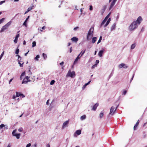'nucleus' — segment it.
Segmentation results:
<instances>
[{
  "mask_svg": "<svg viewBox=\"0 0 147 147\" xmlns=\"http://www.w3.org/2000/svg\"><path fill=\"white\" fill-rule=\"evenodd\" d=\"M25 72H23L21 75V76H24L25 75Z\"/></svg>",
  "mask_w": 147,
  "mask_h": 147,
  "instance_id": "obj_49",
  "label": "nucleus"
},
{
  "mask_svg": "<svg viewBox=\"0 0 147 147\" xmlns=\"http://www.w3.org/2000/svg\"><path fill=\"white\" fill-rule=\"evenodd\" d=\"M10 22H9L8 23H7L5 25L8 27L10 25Z\"/></svg>",
  "mask_w": 147,
  "mask_h": 147,
  "instance_id": "obj_35",
  "label": "nucleus"
},
{
  "mask_svg": "<svg viewBox=\"0 0 147 147\" xmlns=\"http://www.w3.org/2000/svg\"><path fill=\"white\" fill-rule=\"evenodd\" d=\"M55 82V81L54 80H52L50 82V84L51 85H53V84Z\"/></svg>",
  "mask_w": 147,
  "mask_h": 147,
  "instance_id": "obj_39",
  "label": "nucleus"
},
{
  "mask_svg": "<svg viewBox=\"0 0 147 147\" xmlns=\"http://www.w3.org/2000/svg\"><path fill=\"white\" fill-rule=\"evenodd\" d=\"M80 53L79 54L78 56L76 58V59L75 60L74 62V64H75V63H76L78 60V59H80Z\"/></svg>",
  "mask_w": 147,
  "mask_h": 147,
  "instance_id": "obj_15",
  "label": "nucleus"
},
{
  "mask_svg": "<svg viewBox=\"0 0 147 147\" xmlns=\"http://www.w3.org/2000/svg\"><path fill=\"white\" fill-rule=\"evenodd\" d=\"M13 78H12L9 81V84H10L11 82L12 81V80H13Z\"/></svg>",
  "mask_w": 147,
  "mask_h": 147,
  "instance_id": "obj_56",
  "label": "nucleus"
},
{
  "mask_svg": "<svg viewBox=\"0 0 147 147\" xmlns=\"http://www.w3.org/2000/svg\"><path fill=\"white\" fill-rule=\"evenodd\" d=\"M93 9V7L92 5L90 6L89 10L90 11H92Z\"/></svg>",
  "mask_w": 147,
  "mask_h": 147,
  "instance_id": "obj_43",
  "label": "nucleus"
},
{
  "mask_svg": "<svg viewBox=\"0 0 147 147\" xmlns=\"http://www.w3.org/2000/svg\"><path fill=\"white\" fill-rule=\"evenodd\" d=\"M16 56H18V60H19V59H20V58H21L20 56L19 55H16Z\"/></svg>",
  "mask_w": 147,
  "mask_h": 147,
  "instance_id": "obj_50",
  "label": "nucleus"
},
{
  "mask_svg": "<svg viewBox=\"0 0 147 147\" xmlns=\"http://www.w3.org/2000/svg\"><path fill=\"white\" fill-rule=\"evenodd\" d=\"M111 14V12H110L108 14V15L105 17V18H106V19H108V18H109V17Z\"/></svg>",
  "mask_w": 147,
  "mask_h": 147,
  "instance_id": "obj_33",
  "label": "nucleus"
},
{
  "mask_svg": "<svg viewBox=\"0 0 147 147\" xmlns=\"http://www.w3.org/2000/svg\"><path fill=\"white\" fill-rule=\"evenodd\" d=\"M117 0H113L111 3V5L109 8V10H110L112 8L114 5H115V3Z\"/></svg>",
  "mask_w": 147,
  "mask_h": 147,
  "instance_id": "obj_7",
  "label": "nucleus"
},
{
  "mask_svg": "<svg viewBox=\"0 0 147 147\" xmlns=\"http://www.w3.org/2000/svg\"><path fill=\"white\" fill-rule=\"evenodd\" d=\"M105 22L102 21L100 27H102V26L105 24Z\"/></svg>",
  "mask_w": 147,
  "mask_h": 147,
  "instance_id": "obj_52",
  "label": "nucleus"
},
{
  "mask_svg": "<svg viewBox=\"0 0 147 147\" xmlns=\"http://www.w3.org/2000/svg\"><path fill=\"white\" fill-rule=\"evenodd\" d=\"M18 130L20 132H22L23 131V128L22 127H20L18 129Z\"/></svg>",
  "mask_w": 147,
  "mask_h": 147,
  "instance_id": "obj_37",
  "label": "nucleus"
},
{
  "mask_svg": "<svg viewBox=\"0 0 147 147\" xmlns=\"http://www.w3.org/2000/svg\"><path fill=\"white\" fill-rule=\"evenodd\" d=\"M111 20V18H109V19L108 20H107V22H106V24L105 25V26H104L105 27H106L108 25V24L110 22Z\"/></svg>",
  "mask_w": 147,
  "mask_h": 147,
  "instance_id": "obj_19",
  "label": "nucleus"
},
{
  "mask_svg": "<svg viewBox=\"0 0 147 147\" xmlns=\"http://www.w3.org/2000/svg\"><path fill=\"white\" fill-rule=\"evenodd\" d=\"M81 133V131L80 130H78L76 131L75 134L78 135H80Z\"/></svg>",
  "mask_w": 147,
  "mask_h": 147,
  "instance_id": "obj_22",
  "label": "nucleus"
},
{
  "mask_svg": "<svg viewBox=\"0 0 147 147\" xmlns=\"http://www.w3.org/2000/svg\"><path fill=\"white\" fill-rule=\"evenodd\" d=\"M96 66V65H93L92 66V68H94L95 67V66Z\"/></svg>",
  "mask_w": 147,
  "mask_h": 147,
  "instance_id": "obj_58",
  "label": "nucleus"
},
{
  "mask_svg": "<svg viewBox=\"0 0 147 147\" xmlns=\"http://www.w3.org/2000/svg\"><path fill=\"white\" fill-rule=\"evenodd\" d=\"M45 26H44L43 27H42V28H38V30H40L41 31H42L43 30H44L45 29Z\"/></svg>",
  "mask_w": 147,
  "mask_h": 147,
  "instance_id": "obj_27",
  "label": "nucleus"
},
{
  "mask_svg": "<svg viewBox=\"0 0 147 147\" xmlns=\"http://www.w3.org/2000/svg\"><path fill=\"white\" fill-rule=\"evenodd\" d=\"M98 105V103H96L93 106L92 108V110L95 111L96 110V108Z\"/></svg>",
  "mask_w": 147,
  "mask_h": 147,
  "instance_id": "obj_11",
  "label": "nucleus"
},
{
  "mask_svg": "<svg viewBox=\"0 0 147 147\" xmlns=\"http://www.w3.org/2000/svg\"><path fill=\"white\" fill-rule=\"evenodd\" d=\"M5 2V1H2L0 2V5H1Z\"/></svg>",
  "mask_w": 147,
  "mask_h": 147,
  "instance_id": "obj_46",
  "label": "nucleus"
},
{
  "mask_svg": "<svg viewBox=\"0 0 147 147\" xmlns=\"http://www.w3.org/2000/svg\"><path fill=\"white\" fill-rule=\"evenodd\" d=\"M136 46V44L134 43V44H133L132 45L131 47V49H134Z\"/></svg>",
  "mask_w": 147,
  "mask_h": 147,
  "instance_id": "obj_29",
  "label": "nucleus"
},
{
  "mask_svg": "<svg viewBox=\"0 0 147 147\" xmlns=\"http://www.w3.org/2000/svg\"><path fill=\"white\" fill-rule=\"evenodd\" d=\"M94 30V27H91L90 28L89 30L86 38L87 40H89V38L90 37L92 38L93 36Z\"/></svg>",
  "mask_w": 147,
  "mask_h": 147,
  "instance_id": "obj_1",
  "label": "nucleus"
},
{
  "mask_svg": "<svg viewBox=\"0 0 147 147\" xmlns=\"http://www.w3.org/2000/svg\"><path fill=\"white\" fill-rule=\"evenodd\" d=\"M86 51V49H85L84 51H82L81 53H80V54L81 53V56H80V57H81L83 55V54L85 53Z\"/></svg>",
  "mask_w": 147,
  "mask_h": 147,
  "instance_id": "obj_31",
  "label": "nucleus"
},
{
  "mask_svg": "<svg viewBox=\"0 0 147 147\" xmlns=\"http://www.w3.org/2000/svg\"><path fill=\"white\" fill-rule=\"evenodd\" d=\"M107 19H106V18H105L104 19V20L103 21V22H104L105 23L107 21Z\"/></svg>",
  "mask_w": 147,
  "mask_h": 147,
  "instance_id": "obj_54",
  "label": "nucleus"
},
{
  "mask_svg": "<svg viewBox=\"0 0 147 147\" xmlns=\"http://www.w3.org/2000/svg\"><path fill=\"white\" fill-rule=\"evenodd\" d=\"M79 28V27L78 26H77L75 28H74V30H76L77 29H78Z\"/></svg>",
  "mask_w": 147,
  "mask_h": 147,
  "instance_id": "obj_44",
  "label": "nucleus"
},
{
  "mask_svg": "<svg viewBox=\"0 0 147 147\" xmlns=\"http://www.w3.org/2000/svg\"><path fill=\"white\" fill-rule=\"evenodd\" d=\"M4 126V125L3 124H2L1 125H0V128H1Z\"/></svg>",
  "mask_w": 147,
  "mask_h": 147,
  "instance_id": "obj_41",
  "label": "nucleus"
},
{
  "mask_svg": "<svg viewBox=\"0 0 147 147\" xmlns=\"http://www.w3.org/2000/svg\"><path fill=\"white\" fill-rule=\"evenodd\" d=\"M19 34H17L15 37V38L14 40V42L15 43H16L17 42V39L19 37Z\"/></svg>",
  "mask_w": 147,
  "mask_h": 147,
  "instance_id": "obj_17",
  "label": "nucleus"
},
{
  "mask_svg": "<svg viewBox=\"0 0 147 147\" xmlns=\"http://www.w3.org/2000/svg\"><path fill=\"white\" fill-rule=\"evenodd\" d=\"M20 96H22L23 98L24 97V96H24V95L23 94H21L20 92H16V97H18Z\"/></svg>",
  "mask_w": 147,
  "mask_h": 147,
  "instance_id": "obj_12",
  "label": "nucleus"
},
{
  "mask_svg": "<svg viewBox=\"0 0 147 147\" xmlns=\"http://www.w3.org/2000/svg\"><path fill=\"white\" fill-rule=\"evenodd\" d=\"M8 27L6 26L5 25L3 26L1 29V32H3L4 30L7 29Z\"/></svg>",
  "mask_w": 147,
  "mask_h": 147,
  "instance_id": "obj_18",
  "label": "nucleus"
},
{
  "mask_svg": "<svg viewBox=\"0 0 147 147\" xmlns=\"http://www.w3.org/2000/svg\"><path fill=\"white\" fill-rule=\"evenodd\" d=\"M40 56L38 55H37L34 58V59L36 61L38 60V59L39 58Z\"/></svg>",
  "mask_w": 147,
  "mask_h": 147,
  "instance_id": "obj_28",
  "label": "nucleus"
},
{
  "mask_svg": "<svg viewBox=\"0 0 147 147\" xmlns=\"http://www.w3.org/2000/svg\"><path fill=\"white\" fill-rule=\"evenodd\" d=\"M144 28L143 27V28H142V29L141 30V32H143L144 31Z\"/></svg>",
  "mask_w": 147,
  "mask_h": 147,
  "instance_id": "obj_57",
  "label": "nucleus"
},
{
  "mask_svg": "<svg viewBox=\"0 0 147 147\" xmlns=\"http://www.w3.org/2000/svg\"><path fill=\"white\" fill-rule=\"evenodd\" d=\"M100 42H101V40L99 39L98 41L97 44H98L99 43H100Z\"/></svg>",
  "mask_w": 147,
  "mask_h": 147,
  "instance_id": "obj_62",
  "label": "nucleus"
},
{
  "mask_svg": "<svg viewBox=\"0 0 147 147\" xmlns=\"http://www.w3.org/2000/svg\"><path fill=\"white\" fill-rule=\"evenodd\" d=\"M42 55L44 59H45L47 58V56L46 54L43 53L42 54Z\"/></svg>",
  "mask_w": 147,
  "mask_h": 147,
  "instance_id": "obj_32",
  "label": "nucleus"
},
{
  "mask_svg": "<svg viewBox=\"0 0 147 147\" xmlns=\"http://www.w3.org/2000/svg\"><path fill=\"white\" fill-rule=\"evenodd\" d=\"M19 51V49H17L16 50L15 53L16 54H18Z\"/></svg>",
  "mask_w": 147,
  "mask_h": 147,
  "instance_id": "obj_40",
  "label": "nucleus"
},
{
  "mask_svg": "<svg viewBox=\"0 0 147 147\" xmlns=\"http://www.w3.org/2000/svg\"><path fill=\"white\" fill-rule=\"evenodd\" d=\"M117 107L118 106H117L116 107V108L115 109V107H112L110 109L109 114H111V115H113L114 113L116 111Z\"/></svg>",
  "mask_w": 147,
  "mask_h": 147,
  "instance_id": "obj_4",
  "label": "nucleus"
},
{
  "mask_svg": "<svg viewBox=\"0 0 147 147\" xmlns=\"http://www.w3.org/2000/svg\"><path fill=\"white\" fill-rule=\"evenodd\" d=\"M18 63L20 65V67H22L23 66V65L24 63V62L22 61V58H20V59H19L18 60Z\"/></svg>",
  "mask_w": 147,
  "mask_h": 147,
  "instance_id": "obj_9",
  "label": "nucleus"
},
{
  "mask_svg": "<svg viewBox=\"0 0 147 147\" xmlns=\"http://www.w3.org/2000/svg\"><path fill=\"white\" fill-rule=\"evenodd\" d=\"M96 39L97 38L96 37H93L92 40V42L93 43H94L96 41Z\"/></svg>",
  "mask_w": 147,
  "mask_h": 147,
  "instance_id": "obj_24",
  "label": "nucleus"
},
{
  "mask_svg": "<svg viewBox=\"0 0 147 147\" xmlns=\"http://www.w3.org/2000/svg\"><path fill=\"white\" fill-rule=\"evenodd\" d=\"M4 18H3L0 20V24L2 23L4 21Z\"/></svg>",
  "mask_w": 147,
  "mask_h": 147,
  "instance_id": "obj_38",
  "label": "nucleus"
},
{
  "mask_svg": "<svg viewBox=\"0 0 147 147\" xmlns=\"http://www.w3.org/2000/svg\"><path fill=\"white\" fill-rule=\"evenodd\" d=\"M139 123H140V121L139 120H138L137 121V122L136 123V124L135 125L137 126H138V124H139Z\"/></svg>",
  "mask_w": 147,
  "mask_h": 147,
  "instance_id": "obj_36",
  "label": "nucleus"
},
{
  "mask_svg": "<svg viewBox=\"0 0 147 147\" xmlns=\"http://www.w3.org/2000/svg\"><path fill=\"white\" fill-rule=\"evenodd\" d=\"M142 19L141 16H139L137 18L136 21H134V22H136V23L137 24V25H139L142 21Z\"/></svg>",
  "mask_w": 147,
  "mask_h": 147,
  "instance_id": "obj_5",
  "label": "nucleus"
},
{
  "mask_svg": "<svg viewBox=\"0 0 147 147\" xmlns=\"http://www.w3.org/2000/svg\"><path fill=\"white\" fill-rule=\"evenodd\" d=\"M32 47H35L36 45V42L35 41H34L32 43Z\"/></svg>",
  "mask_w": 147,
  "mask_h": 147,
  "instance_id": "obj_30",
  "label": "nucleus"
},
{
  "mask_svg": "<svg viewBox=\"0 0 147 147\" xmlns=\"http://www.w3.org/2000/svg\"><path fill=\"white\" fill-rule=\"evenodd\" d=\"M69 120H68L66 121L65 122H64L63 125L62 127L63 128L64 127H65L66 125H67L68 123L69 122Z\"/></svg>",
  "mask_w": 147,
  "mask_h": 147,
  "instance_id": "obj_16",
  "label": "nucleus"
},
{
  "mask_svg": "<svg viewBox=\"0 0 147 147\" xmlns=\"http://www.w3.org/2000/svg\"><path fill=\"white\" fill-rule=\"evenodd\" d=\"M107 19H106V18H105L104 19V20L103 21V22H104L105 23L107 21Z\"/></svg>",
  "mask_w": 147,
  "mask_h": 147,
  "instance_id": "obj_53",
  "label": "nucleus"
},
{
  "mask_svg": "<svg viewBox=\"0 0 147 147\" xmlns=\"http://www.w3.org/2000/svg\"><path fill=\"white\" fill-rule=\"evenodd\" d=\"M106 8V6L104 5L102 7V9L101 10V13L102 15L104 13L105 10Z\"/></svg>",
  "mask_w": 147,
  "mask_h": 147,
  "instance_id": "obj_13",
  "label": "nucleus"
},
{
  "mask_svg": "<svg viewBox=\"0 0 147 147\" xmlns=\"http://www.w3.org/2000/svg\"><path fill=\"white\" fill-rule=\"evenodd\" d=\"M127 92L126 90H124L123 92V94L124 95H125Z\"/></svg>",
  "mask_w": 147,
  "mask_h": 147,
  "instance_id": "obj_51",
  "label": "nucleus"
},
{
  "mask_svg": "<svg viewBox=\"0 0 147 147\" xmlns=\"http://www.w3.org/2000/svg\"><path fill=\"white\" fill-rule=\"evenodd\" d=\"M16 96H15V95H13V96L12 98L13 99H15L16 98Z\"/></svg>",
  "mask_w": 147,
  "mask_h": 147,
  "instance_id": "obj_64",
  "label": "nucleus"
},
{
  "mask_svg": "<svg viewBox=\"0 0 147 147\" xmlns=\"http://www.w3.org/2000/svg\"><path fill=\"white\" fill-rule=\"evenodd\" d=\"M49 100H47V102H46V104L47 105H49Z\"/></svg>",
  "mask_w": 147,
  "mask_h": 147,
  "instance_id": "obj_63",
  "label": "nucleus"
},
{
  "mask_svg": "<svg viewBox=\"0 0 147 147\" xmlns=\"http://www.w3.org/2000/svg\"><path fill=\"white\" fill-rule=\"evenodd\" d=\"M4 51H3L1 53V54L0 56V58H1L3 56L4 54Z\"/></svg>",
  "mask_w": 147,
  "mask_h": 147,
  "instance_id": "obj_42",
  "label": "nucleus"
},
{
  "mask_svg": "<svg viewBox=\"0 0 147 147\" xmlns=\"http://www.w3.org/2000/svg\"><path fill=\"white\" fill-rule=\"evenodd\" d=\"M103 50L100 51L98 53V56L100 57H102L103 54Z\"/></svg>",
  "mask_w": 147,
  "mask_h": 147,
  "instance_id": "obj_20",
  "label": "nucleus"
},
{
  "mask_svg": "<svg viewBox=\"0 0 147 147\" xmlns=\"http://www.w3.org/2000/svg\"><path fill=\"white\" fill-rule=\"evenodd\" d=\"M72 47H71L70 49V53H71L72 52Z\"/></svg>",
  "mask_w": 147,
  "mask_h": 147,
  "instance_id": "obj_59",
  "label": "nucleus"
},
{
  "mask_svg": "<svg viewBox=\"0 0 147 147\" xmlns=\"http://www.w3.org/2000/svg\"><path fill=\"white\" fill-rule=\"evenodd\" d=\"M104 115L103 112V111H102L100 113V114L99 116L100 118H101L103 117Z\"/></svg>",
  "mask_w": 147,
  "mask_h": 147,
  "instance_id": "obj_25",
  "label": "nucleus"
},
{
  "mask_svg": "<svg viewBox=\"0 0 147 147\" xmlns=\"http://www.w3.org/2000/svg\"><path fill=\"white\" fill-rule=\"evenodd\" d=\"M16 133V130H14L13 131L12 133V134L13 136H15L16 138L18 139L20 138V134H14V133Z\"/></svg>",
  "mask_w": 147,
  "mask_h": 147,
  "instance_id": "obj_6",
  "label": "nucleus"
},
{
  "mask_svg": "<svg viewBox=\"0 0 147 147\" xmlns=\"http://www.w3.org/2000/svg\"><path fill=\"white\" fill-rule=\"evenodd\" d=\"M86 118V116L85 115H82L81 116L80 119L82 120H83L85 119Z\"/></svg>",
  "mask_w": 147,
  "mask_h": 147,
  "instance_id": "obj_26",
  "label": "nucleus"
},
{
  "mask_svg": "<svg viewBox=\"0 0 147 147\" xmlns=\"http://www.w3.org/2000/svg\"><path fill=\"white\" fill-rule=\"evenodd\" d=\"M138 26L137 24L136 23V22H132L129 26V29L130 31H132L136 29Z\"/></svg>",
  "mask_w": 147,
  "mask_h": 147,
  "instance_id": "obj_2",
  "label": "nucleus"
},
{
  "mask_svg": "<svg viewBox=\"0 0 147 147\" xmlns=\"http://www.w3.org/2000/svg\"><path fill=\"white\" fill-rule=\"evenodd\" d=\"M99 61L98 60H96V65H97V64H98L99 63Z\"/></svg>",
  "mask_w": 147,
  "mask_h": 147,
  "instance_id": "obj_48",
  "label": "nucleus"
},
{
  "mask_svg": "<svg viewBox=\"0 0 147 147\" xmlns=\"http://www.w3.org/2000/svg\"><path fill=\"white\" fill-rule=\"evenodd\" d=\"M47 147H50V145L49 144H47Z\"/></svg>",
  "mask_w": 147,
  "mask_h": 147,
  "instance_id": "obj_60",
  "label": "nucleus"
},
{
  "mask_svg": "<svg viewBox=\"0 0 147 147\" xmlns=\"http://www.w3.org/2000/svg\"><path fill=\"white\" fill-rule=\"evenodd\" d=\"M29 18V16L26 19L25 21V22H24V23L23 24V25L24 26H25L26 27L27 26L26 22H27V21L28 20Z\"/></svg>",
  "mask_w": 147,
  "mask_h": 147,
  "instance_id": "obj_21",
  "label": "nucleus"
},
{
  "mask_svg": "<svg viewBox=\"0 0 147 147\" xmlns=\"http://www.w3.org/2000/svg\"><path fill=\"white\" fill-rule=\"evenodd\" d=\"M64 64V62L63 61H62V62H61L60 63V64L61 65H62L63 64Z\"/></svg>",
  "mask_w": 147,
  "mask_h": 147,
  "instance_id": "obj_61",
  "label": "nucleus"
},
{
  "mask_svg": "<svg viewBox=\"0 0 147 147\" xmlns=\"http://www.w3.org/2000/svg\"><path fill=\"white\" fill-rule=\"evenodd\" d=\"M119 67L120 68L122 67H123L124 68H127V66L124 63H121L119 65Z\"/></svg>",
  "mask_w": 147,
  "mask_h": 147,
  "instance_id": "obj_8",
  "label": "nucleus"
},
{
  "mask_svg": "<svg viewBox=\"0 0 147 147\" xmlns=\"http://www.w3.org/2000/svg\"><path fill=\"white\" fill-rule=\"evenodd\" d=\"M71 40L73 42H77L78 40V38L76 37H73L71 39Z\"/></svg>",
  "mask_w": 147,
  "mask_h": 147,
  "instance_id": "obj_14",
  "label": "nucleus"
},
{
  "mask_svg": "<svg viewBox=\"0 0 147 147\" xmlns=\"http://www.w3.org/2000/svg\"><path fill=\"white\" fill-rule=\"evenodd\" d=\"M69 76L71 77H72L73 76L75 75V72L74 71H73L72 72L69 71L68 72Z\"/></svg>",
  "mask_w": 147,
  "mask_h": 147,
  "instance_id": "obj_10",
  "label": "nucleus"
},
{
  "mask_svg": "<svg viewBox=\"0 0 147 147\" xmlns=\"http://www.w3.org/2000/svg\"><path fill=\"white\" fill-rule=\"evenodd\" d=\"M35 80L34 78H32L31 80L30 77L28 76H26V77L23 80L22 84H26L29 81H34Z\"/></svg>",
  "mask_w": 147,
  "mask_h": 147,
  "instance_id": "obj_3",
  "label": "nucleus"
},
{
  "mask_svg": "<svg viewBox=\"0 0 147 147\" xmlns=\"http://www.w3.org/2000/svg\"><path fill=\"white\" fill-rule=\"evenodd\" d=\"M137 126H136V125H135L134 127V130H136L137 128Z\"/></svg>",
  "mask_w": 147,
  "mask_h": 147,
  "instance_id": "obj_47",
  "label": "nucleus"
},
{
  "mask_svg": "<svg viewBox=\"0 0 147 147\" xmlns=\"http://www.w3.org/2000/svg\"><path fill=\"white\" fill-rule=\"evenodd\" d=\"M33 6H32V7H29V8H28V9H27V10L29 11H30L31 10L32 8V7H33Z\"/></svg>",
  "mask_w": 147,
  "mask_h": 147,
  "instance_id": "obj_34",
  "label": "nucleus"
},
{
  "mask_svg": "<svg viewBox=\"0 0 147 147\" xmlns=\"http://www.w3.org/2000/svg\"><path fill=\"white\" fill-rule=\"evenodd\" d=\"M91 82V81H89L86 84V85H88Z\"/></svg>",
  "mask_w": 147,
  "mask_h": 147,
  "instance_id": "obj_55",
  "label": "nucleus"
},
{
  "mask_svg": "<svg viewBox=\"0 0 147 147\" xmlns=\"http://www.w3.org/2000/svg\"><path fill=\"white\" fill-rule=\"evenodd\" d=\"M31 146V144L30 143L28 144L26 146V147H30Z\"/></svg>",
  "mask_w": 147,
  "mask_h": 147,
  "instance_id": "obj_45",
  "label": "nucleus"
},
{
  "mask_svg": "<svg viewBox=\"0 0 147 147\" xmlns=\"http://www.w3.org/2000/svg\"><path fill=\"white\" fill-rule=\"evenodd\" d=\"M116 24L115 23L112 26L111 28V30H114L116 27Z\"/></svg>",
  "mask_w": 147,
  "mask_h": 147,
  "instance_id": "obj_23",
  "label": "nucleus"
}]
</instances>
